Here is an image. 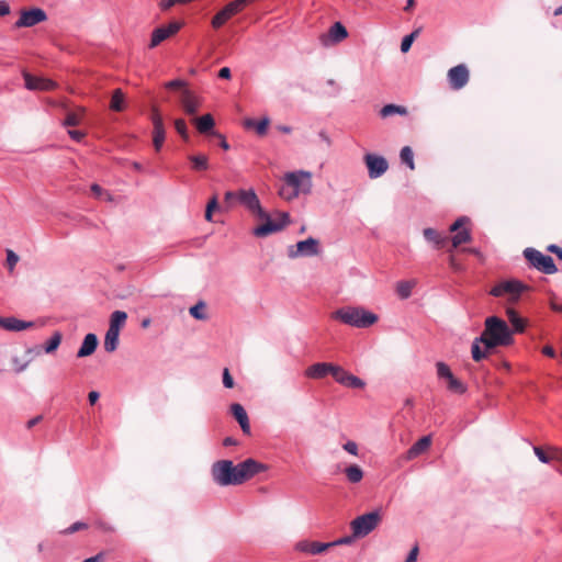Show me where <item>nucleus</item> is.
Here are the masks:
<instances>
[{"label":"nucleus","instance_id":"f257e3e1","mask_svg":"<svg viewBox=\"0 0 562 562\" xmlns=\"http://www.w3.org/2000/svg\"><path fill=\"white\" fill-rule=\"evenodd\" d=\"M513 341V330L507 323L498 316H490L484 322V330L472 342V358L479 362L487 357L490 350L509 346Z\"/></svg>","mask_w":562,"mask_h":562},{"label":"nucleus","instance_id":"f03ea898","mask_svg":"<svg viewBox=\"0 0 562 562\" xmlns=\"http://www.w3.org/2000/svg\"><path fill=\"white\" fill-rule=\"evenodd\" d=\"M266 470V464L251 458L238 464H234L231 460H220L212 464L211 475L217 485L229 486L240 485Z\"/></svg>","mask_w":562,"mask_h":562},{"label":"nucleus","instance_id":"7ed1b4c3","mask_svg":"<svg viewBox=\"0 0 562 562\" xmlns=\"http://www.w3.org/2000/svg\"><path fill=\"white\" fill-rule=\"evenodd\" d=\"M237 200L241 205L246 207V210L252 216L265 222L263 224L252 229V234L256 237L263 238L273 233H278L290 223V217L288 213H282L280 221H272L269 213L262 209L261 203L254 189L238 190Z\"/></svg>","mask_w":562,"mask_h":562},{"label":"nucleus","instance_id":"20e7f679","mask_svg":"<svg viewBox=\"0 0 562 562\" xmlns=\"http://www.w3.org/2000/svg\"><path fill=\"white\" fill-rule=\"evenodd\" d=\"M331 317L356 328H368L374 325L379 319L376 314L364 307L351 305L336 310L331 314Z\"/></svg>","mask_w":562,"mask_h":562},{"label":"nucleus","instance_id":"39448f33","mask_svg":"<svg viewBox=\"0 0 562 562\" xmlns=\"http://www.w3.org/2000/svg\"><path fill=\"white\" fill-rule=\"evenodd\" d=\"M285 186L280 194L285 200H292L300 194H310L312 191V173L305 170L292 171L284 175Z\"/></svg>","mask_w":562,"mask_h":562},{"label":"nucleus","instance_id":"423d86ee","mask_svg":"<svg viewBox=\"0 0 562 562\" xmlns=\"http://www.w3.org/2000/svg\"><path fill=\"white\" fill-rule=\"evenodd\" d=\"M529 290V286L517 279H507L497 282L490 290V295L494 297H503L510 306L516 304L521 294Z\"/></svg>","mask_w":562,"mask_h":562},{"label":"nucleus","instance_id":"0eeeda50","mask_svg":"<svg viewBox=\"0 0 562 562\" xmlns=\"http://www.w3.org/2000/svg\"><path fill=\"white\" fill-rule=\"evenodd\" d=\"M381 521L379 510H373L355 518L351 524L353 537L362 538L372 532Z\"/></svg>","mask_w":562,"mask_h":562},{"label":"nucleus","instance_id":"6e6552de","mask_svg":"<svg viewBox=\"0 0 562 562\" xmlns=\"http://www.w3.org/2000/svg\"><path fill=\"white\" fill-rule=\"evenodd\" d=\"M524 255L532 267L546 274H553L558 271L552 257L544 255L535 248H526L524 250Z\"/></svg>","mask_w":562,"mask_h":562},{"label":"nucleus","instance_id":"1a4fd4ad","mask_svg":"<svg viewBox=\"0 0 562 562\" xmlns=\"http://www.w3.org/2000/svg\"><path fill=\"white\" fill-rule=\"evenodd\" d=\"M319 241L314 237H308L305 240H300L295 245L288 247V256L292 259L299 257H314L319 255Z\"/></svg>","mask_w":562,"mask_h":562},{"label":"nucleus","instance_id":"9d476101","mask_svg":"<svg viewBox=\"0 0 562 562\" xmlns=\"http://www.w3.org/2000/svg\"><path fill=\"white\" fill-rule=\"evenodd\" d=\"M436 368L438 378L447 380V389L450 392L457 394L465 393L467 385L452 374L450 368L445 362H437Z\"/></svg>","mask_w":562,"mask_h":562},{"label":"nucleus","instance_id":"9b49d317","mask_svg":"<svg viewBox=\"0 0 562 562\" xmlns=\"http://www.w3.org/2000/svg\"><path fill=\"white\" fill-rule=\"evenodd\" d=\"M47 20L46 12L41 8H32L30 10H22L20 19L15 22L16 29L32 27L41 22Z\"/></svg>","mask_w":562,"mask_h":562},{"label":"nucleus","instance_id":"f8f14e48","mask_svg":"<svg viewBox=\"0 0 562 562\" xmlns=\"http://www.w3.org/2000/svg\"><path fill=\"white\" fill-rule=\"evenodd\" d=\"M245 7L244 0H234L220 10L212 19V26L220 29L227 20Z\"/></svg>","mask_w":562,"mask_h":562},{"label":"nucleus","instance_id":"ddd939ff","mask_svg":"<svg viewBox=\"0 0 562 562\" xmlns=\"http://www.w3.org/2000/svg\"><path fill=\"white\" fill-rule=\"evenodd\" d=\"M447 77L450 88L460 90L465 87L469 81V69L463 64L457 65L449 69Z\"/></svg>","mask_w":562,"mask_h":562},{"label":"nucleus","instance_id":"4468645a","mask_svg":"<svg viewBox=\"0 0 562 562\" xmlns=\"http://www.w3.org/2000/svg\"><path fill=\"white\" fill-rule=\"evenodd\" d=\"M364 162L368 168L369 177L376 179L384 175L389 168L386 159L382 156L374 154H367L364 156Z\"/></svg>","mask_w":562,"mask_h":562},{"label":"nucleus","instance_id":"2eb2a0df","mask_svg":"<svg viewBox=\"0 0 562 562\" xmlns=\"http://www.w3.org/2000/svg\"><path fill=\"white\" fill-rule=\"evenodd\" d=\"M181 29V23L171 22L168 25H162L155 29L151 33L149 47L154 48L158 46L161 42L176 34Z\"/></svg>","mask_w":562,"mask_h":562},{"label":"nucleus","instance_id":"dca6fc26","mask_svg":"<svg viewBox=\"0 0 562 562\" xmlns=\"http://www.w3.org/2000/svg\"><path fill=\"white\" fill-rule=\"evenodd\" d=\"M348 36L347 29L340 23L335 22L326 34L321 35V42L325 46L340 43Z\"/></svg>","mask_w":562,"mask_h":562},{"label":"nucleus","instance_id":"f3484780","mask_svg":"<svg viewBox=\"0 0 562 562\" xmlns=\"http://www.w3.org/2000/svg\"><path fill=\"white\" fill-rule=\"evenodd\" d=\"M25 88L29 90L48 91L55 88V82L48 78L36 77L27 71H23Z\"/></svg>","mask_w":562,"mask_h":562},{"label":"nucleus","instance_id":"a211bd4d","mask_svg":"<svg viewBox=\"0 0 562 562\" xmlns=\"http://www.w3.org/2000/svg\"><path fill=\"white\" fill-rule=\"evenodd\" d=\"M151 122H153V125H154V131H153V144H154V147L157 151H159L162 147V144L165 142V137H166V132H165V126H164V122H162V119L159 114V112L154 109V112H153V115H151Z\"/></svg>","mask_w":562,"mask_h":562},{"label":"nucleus","instance_id":"6ab92c4d","mask_svg":"<svg viewBox=\"0 0 562 562\" xmlns=\"http://www.w3.org/2000/svg\"><path fill=\"white\" fill-rule=\"evenodd\" d=\"M33 326V322L22 321L13 316L0 317V327L9 331H22Z\"/></svg>","mask_w":562,"mask_h":562},{"label":"nucleus","instance_id":"aec40b11","mask_svg":"<svg viewBox=\"0 0 562 562\" xmlns=\"http://www.w3.org/2000/svg\"><path fill=\"white\" fill-rule=\"evenodd\" d=\"M335 364L327 362H317L305 370V375L310 379H323L333 373Z\"/></svg>","mask_w":562,"mask_h":562},{"label":"nucleus","instance_id":"412c9836","mask_svg":"<svg viewBox=\"0 0 562 562\" xmlns=\"http://www.w3.org/2000/svg\"><path fill=\"white\" fill-rule=\"evenodd\" d=\"M231 412H232L233 416L235 417V419L238 422L243 432L246 435H249L250 434L249 418H248L247 412L245 411L243 405H240L238 403L232 404Z\"/></svg>","mask_w":562,"mask_h":562},{"label":"nucleus","instance_id":"4be33fe9","mask_svg":"<svg viewBox=\"0 0 562 562\" xmlns=\"http://www.w3.org/2000/svg\"><path fill=\"white\" fill-rule=\"evenodd\" d=\"M99 340L95 334H87L83 338V341L77 352L78 358H85L91 356L97 347H98Z\"/></svg>","mask_w":562,"mask_h":562},{"label":"nucleus","instance_id":"5701e85b","mask_svg":"<svg viewBox=\"0 0 562 562\" xmlns=\"http://www.w3.org/2000/svg\"><path fill=\"white\" fill-rule=\"evenodd\" d=\"M431 445L430 436H424L418 439L407 451H406V460H413L425 452Z\"/></svg>","mask_w":562,"mask_h":562},{"label":"nucleus","instance_id":"b1692460","mask_svg":"<svg viewBox=\"0 0 562 562\" xmlns=\"http://www.w3.org/2000/svg\"><path fill=\"white\" fill-rule=\"evenodd\" d=\"M181 104L188 114L193 115L199 110L200 101L191 93L190 90L184 89L182 91Z\"/></svg>","mask_w":562,"mask_h":562},{"label":"nucleus","instance_id":"393cba45","mask_svg":"<svg viewBox=\"0 0 562 562\" xmlns=\"http://www.w3.org/2000/svg\"><path fill=\"white\" fill-rule=\"evenodd\" d=\"M506 316L513 326V329H512L513 334L514 333H522L525 330L526 319L520 317L515 308H513L512 306H508L506 308Z\"/></svg>","mask_w":562,"mask_h":562},{"label":"nucleus","instance_id":"a878e982","mask_svg":"<svg viewBox=\"0 0 562 562\" xmlns=\"http://www.w3.org/2000/svg\"><path fill=\"white\" fill-rule=\"evenodd\" d=\"M328 548H330V544L323 543V542H308V541H302L297 543V549L302 552H307L311 554H319L324 551H326Z\"/></svg>","mask_w":562,"mask_h":562},{"label":"nucleus","instance_id":"bb28decb","mask_svg":"<svg viewBox=\"0 0 562 562\" xmlns=\"http://www.w3.org/2000/svg\"><path fill=\"white\" fill-rule=\"evenodd\" d=\"M270 120L268 116L262 117L260 121H255L254 119H246L244 122V126L246 128H255L256 133L260 136L266 135Z\"/></svg>","mask_w":562,"mask_h":562},{"label":"nucleus","instance_id":"cd10ccee","mask_svg":"<svg viewBox=\"0 0 562 562\" xmlns=\"http://www.w3.org/2000/svg\"><path fill=\"white\" fill-rule=\"evenodd\" d=\"M196 130L201 134H209L214 128L215 122L211 114H204L194 120Z\"/></svg>","mask_w":562,"mask_h":562},{"label":"nucleus","instance_id":"c85d7f7f","mask_svg":"<svg viewBox=\"0 0 562 562\" xmlns=\"http://www.w3.org/2000/svg\"><path fill=\"white\" fill-rule=\"evenodd\" d=\"M127 314L124 311H114L110 317V324L108 329L120 333L121 328L125 325Z\"/></svg>","mask_w":562,"mask_h":562},{"label":"nucleus","instance_id":"c756f323","mask_svg":"<svg viewBox=\"0 0 562 562\" xmlns=\"http://www.w3.org/2000/svg\"><path fill=\"white\" fill-rule=\"evenodd\" d=\"M423 235H424V238L428 241V243H432L435 245L436 248H440L445 241H446V237L442 236L440 233H438L436 229L434 228H425L423 231Z\"/></svg>","mask_w":562,"mask_h":562},{"label":"nucleus","instance_id":"7c9ffc66","mask_svg":"<svg viewBox=\"0 0 562 562\" xmlns=\"http://www.w3.org/2000/svg\"><path fill=\"white\" fill-rule=\"evenodd\" d=\"M120 333L108 329L104 337L103 347L106 352H113L119 346Z\"/></svg>","mask_w":562,"mask_h":562},{"label":"nucleus","instance_id":"2f4dec72","mask_svg":"<svg viewBox=\"0 0 562 562\" xmlns=\"http://www.w3.org/2000/svg\"><path fill=\"white\" fill-rule=\"evenodd\" d=\"M189 160L191 161L192 168L195 171H204L207 170L210 167L209 158L204 154L191 155L189 156Z\"/></svg>","mask_w":562,"mask_h":562},{"label":"nucleus","instance_id":"473e14b6","mask_svg":"<svg viewBox=\"0 0 562 562\" xmlns=\"http://www.w3.org/2000/svg\"><path fill=\"white\" fill-rule=\"evenodd\" d=\"M395 114H398V115H406L407 114V109L403 105H397V104H386L384 105L381 110H380V115L381 117L385 119V117H389L391 115H395Z\"/></svg>","mask_w":562,"mask_h":562},{"label":"nucleus","instance_id":"72a5a7b5","mask_svg":"<svg viewBox=\"0 0 562 562\" xmlns=\"http://www.w3.org/2000/svg\"><path fill=\"white\" fill-rule=\"evenodd\" d=\"M345 474L350 483H359L363 479V471L357 464H351L345 469Z\"/></svg>","mask_w":562,"mask_h":562},{"label":"nucleus","instance_id":"f704fd0d","mask_svg":"<svg viewBox=\"0 0 562 562\" xmlns=\"http://www.w3.org/2000/svg\"><path fill=\"white\" fill-rule=\"evenodd\" d=\"M189 313L198 321H205L207 318L205 313V303L203 301H199L195 305L191 306Z\"/></svg>","mask_w":562,"mask_h":562},{"label":"nucleus","instance_id":"c9c22d12","mask_svg":"<svg viewBox=\"0 0 562 562\" xmlns=\"http://www.w3.org/2000/svg\"><path fill=\"white\" fill-rule=\"evenodd\" d=\"M400 158L401 161L405 164L411 170L415 169L414 153L409 146H404L401 149Z\"/></svg>","mask_w":562,"mask_h":562},{"label":"nucleus","instance_id":"e433bc0d","mask_svg":"<svg viewBox=\"0 0 562 562\" xmlns=\"http://www.w3.org/2000/svg\"><path fill=\"white\" fill-rule=\"evenodd\" d=\"M110 108L113 111H122L124 109V94L121 89L114 90L112 98H111V104Z\"/></svg>","mask_w":562,"mask_h":562},{"label":"nucleus","instance_id":"4c0bfd02","mask_svg":"<svg viewBox=\"0 0 562 562\" xmlns=\"http://www.w3.org/2000/svg\"><path fill=\"white\" fill-rule=\"evenodd\" d=\"M61 334L60 331H55L52 337L47 340L45 347H44V350L46 353H52L54 352L60 345L61 342Z\"/></svg>","mask_w":562,"mask_h":562},{"label":"nucleus","instance_id":"58836bf2","mask_svg":"<svg viewBox=\"0 0 562 562\" xmlns=\"http://www.w3.org/2000/svg\"><path fill=\"white\" fill-rule=\"evenodd\" d=\"M471 240V233L469 229L464 228L462 231H459L453 237H452V247L457 248L462 244L469 243Z\"/></svg>","mask_w":562,"mask_h":562},{"label":"nucleus","instance_id":"ea45409f","mask_svg":"<svg viewBox=\"0 0 562 562\" xmlns=\"http://www.w3.org/2000/svg\"><path fill=\"white\" fill-rule=\"evenodd\" d=\"M414 283L411 281H400L396 285V292L400 297L407 299L412 294Z\"/></svg>","mask_w":562,"mask_h":562},{"label":"nucleus","instance_id":"a19ab883","mask_svg":"<svg viewBox=\"0 0 562 562\" xmlns=\"http://www.w3.org/2000/svg\"><path fill=\"white\" fill-rule=\"evenodd\" d=\"M350 374L351 373L346 371L344 368H341L340 366H336V364H335L333 373H331V375L334 376L336 382H338L341 385L346 384Z\"/></svg>","mask_w":562,"mask_h":562},{"label":"nucleus","instance_id":"79ce46f5","mask_svg":"<svg viewBox=\"0 0 562 562\" xmlns=\"http://www.w3.org/2000/svg\"><path fill=\"white\" fill-rule=\"evenodd\" d=\"M218 207V202H217V198L216 196H213L207 205H206V209H205V220L207 222H212L213 221V211L216 210Z\"/></svg>","mask_w":562,"mask_h":562},{"label":"nucleus","instance_id":"37998d69","mask_svg":"<svg viewBox=\"0 0 562 562\" xmlns=\"http://www.w3.org/2000/svg\"><path fill=\"white\" fill-rule=\"evenodd\" d=\"M175 127H176V131L178 132V134L184 140H187L189 138V133H188V128H187V124H186L184 120H182V119L176 120L175 121Z\"/></svg>","mask_w":562,"mask_h":562},{"label":"nucleus","instance_id":"c03bdc74","mask_svg":"<svg viewBox=\"0 0 562 562\" xmlns=\"http://www.w3.org/2000/svg\"><path fill=\"white\" fill-rule=\"evenodd\" d=\"M19 261V256L11 249L7 250V267L9 272H13L14 267Z\"/></svg>","mask_w":562,"mask_h":562},{"label":"nucleus","instance_id":"a18cd8bd","mask_svg":"<svg viewBox=\"0 0 562 562\" xmlns=\"http://www.w3.org/2000/svg\"><path fill=\"white\" fill-rule=\"evenodd\" d=\"M366 385V383L358 376L350 374L346 384L344 386L350 387V389H362Z\"/></svg>","mask_w":562,"mask_h":562},{"label":"nucleus","instance_id":"49530a36","mask_svg":"<svg viewBox=\"0 0 562 562\" xmlns=\"http://www.w3.org/2000/svg\"><path fill=\"white\" fill-rule=\"evenodd\" d=\"M91 191L97 198H101L104 195L108 201H112V195L109 192H104L103 189L97 183H93L91 186Z\"/></svg>","mask_w":562,"mask_h":562},{"label":"nucleus","instance_id":"de8ad7c7","mask_svg":"<svg viewBox=\"0 0 562 562\" xmlns=\"http://www.w3.org/2000/svg\"><path fill=\"white\" fill-rule=\"evenodd\" d=\"M80 123V116L77 114V113H68L65 121H64V125L66 126H76Z\"/></svg>","mask_w":562,"mask_h":562},{"label":"nucleus","instance_id":"09e8293b","mask_svg":"<svg viewBox=\"0 0 562 562\" xmlns=\"http://www.w3.org/2000/svg\"><path fill=\"white\" fill-rule=\"evenodd\" d=\"M355 538L356 537H353V533H352L351 536H346V537L339 538L333 542H328V544H330V547L351 544L353 542Z\"/></svg>","mask_w":562,"mask_h":562},{"label":"nucleus","instance_id":"8fccbe9b","mask_svg":"<svg viewBox=\"0 0 562 562\" xmlns=\"http://www.w3.org/2000/svg\"><path fill=\"white\" fill-rule=\"evenodd\" d=\"M234 384V379L231 375L229 370L225 368L223 371V385L227 389H232Z\"/></svg>","mask_w":562,"mask_h":562},{"label":"nucleus","instance_id":"3c124183","mask_svg":"<svg viewBox=\"0 0 562 562\" xmlns=\"http://www.w3.org/2000/svg\"><path fill=\"white\" fill-rule=\"evenodd\" d=\"M342 449L352 456H358V445L352 440L344 443Z\"/></svg>","mask_w":562,"mask_h":562},{"label":"nucleus","instance_id":"603ef678","mask_svg":"<svg viewBox=\"0 0 562 562\" xmlns=\"http://www.w3.org/2000/svg\"><path fill=\"white\" fill-rule=\"evenodd\" d=\"M533 452H535V454L537 456V458L539 459L540 462H542V463H549L550 462V458L548 457V454L540 447L535 446L533 447Z\"/></svg>","mask_w":562,"mask_h":562},{"label":"nucleus","instance_id":"864d4df0","mask_svg":"<svg viewBox=\"0 0 562 562\" xmlns=\"http://www.w3.org/2000/svg\"><path fill=\"white\" fill-rule=\"evenodd\" d=\"M413 42V36H404L401 43V52L407 53L411 49Z\"/></svg>","mask_w":562,"mask_h":562},{"label":"nucleus","instance_id":"5fc2aeb1","mask_svg":"<svg viewBox=\"0 0 562 562\" xmlns=\"http://www.w3.org/2000/svg\"><path fill=\"white\" fill-rule=\"evenodd\" d=\"M469 222V218L467 216L459 217L451 226L450 232H459V229Z\"/></svg>","mask_w":562,"mask_h":562},{"label":"nucleus","instance_id":"6e6d98bb","mask_svg":"<svg viewBox=\"0 0 562 562\" xmlns=\"http://www.w3.org/2000/svg\"><path fill=\"white\" fill-rule=\"evenodd\" d=\"M418 553H419V547H418V544H415L411 549L408 555L406 557L405 562H416L417 558H418Z\"/></svg>","mask_w":562,"mask_h":562},{"label":"nucleus","instance_id":"4d7b16f0","mask_svg":"<svg viewBox=\"0 0 562 562\" xmlns=\"http://www.w3.org/2000/svg\"><path fill=\"white\" fill-rule=\"evenodd\" d=\"M186 86V82L180 79H175L166 83V88L168 89H178L183 88Z\"/></svg>","mask_w":562,"mask_h":562},{"label":"nucleus","instance_id":"13d9d810","mask_svg":"<svg viewBox=\"0 0 562 562\" xmlns=\"http://www.w3.org/2000/svg\"><path fill=\"white\" fill-rule=\"evenodd\" d=\"M68 135L76 142H80L85 137V133L77 130H69Z\"/></svg>","mask_w":562,"mask_h":562},{"label":"nucleus","instance_id":"bf43d9fd","mask_svg":"<svg viewBox=\"0 0 562 562\" xmlns=\"http://www.w3.org/2000/svg\"><path fill=\"white\" fill-rule=\"evenodd\" d=\"M86 527H87V525H86V524L80 522V521H77V522L72 524V525L67 529V532H68V533H74V532H76V531H78V530H80V529H83V528H86Z\"/></svg>","mask_w":562,"mask_h":562},{"label":"nucleus","instance_id":"052dcab7","mask_svg":"<svg viewBox=\"0 0 562 562\" xmlns=\"http://www.w3.org/2000/svg\"><path fill=\"white\" fill-rule=\"evenodd\" d=\"M82 562H104V553L100 552L93 557L83 560Z\"/></svg>","mask_w":562,"mask_h":562},{"label":"nucleus","instance_id":"680f3d73","mask_svg":"<svg viewBox=\"0 0 562 562\" xmlns=\"http://www.w3.org/2000/svg\"><path fill=\"white\" fill-rule=\"evenodd\" d=\"M548 250H549L550 252L555 254V255L558 256V258H559V259H562V248H561L560 246H558V245H550V246L548 247Z\"/></svg>","mask_w":562,"mask_h":562},{"label":"nucleus","instance_id":"e2e57ef3","mask_svg":"<svg viewBox=\"0 0 562 562\" xmlns=\"http://www.w3.org/2000/svg\"><path fill=\"white\" fill-rule=\"evenodd\" d=\"M10 13V5L5 1H0V15L4 16Z\"/></svg>","mask_w":562,"mask_h":562},{"label":"nucleus","instance_id":"0e129e2a","mask_svg":"<svg viewBox=\"0 0 562 562\" xmlns=\"http://www.w3.org/2000/svg\"><path fill=\"white\" fill-rule=\"evenodd\" d=\"M231 76V69L228 67H223L218 71V77L222 79H229Z\"/></svg>","mask_w":562,"mask_h":562},{"label":"nucleus","instance_id":"69168bd1","mask_svg":"<svg viewBox=\"0 0 562 562\" xmlns=\"http://www.w3.org/2000/svg\"><path fill=\"white\" fill-rule=\"evenodd\" d=\"M100 397V394L97 392V391H91L89 394H88V400H89V403L91 405L95 404L97 401L99 400Z\"/></svg>","mask_w":562,"mask_h":562},{"label":"nucleus","instance_id":"338daca9","mask_svg":"<svg viewBox=\"0 0 562 562\" xmlns=\"http://www.w3.org/2000/svg\"><path fill=\"white\" fill-rule=\"evenodd\" d=\"M542 352L550 358L555 357V351L551 346H544Z\"/></svg>","mask_w":562,"mask_h":562},{"label":"nucleus","instance_id":"774afa93","mask_svg":"<svg viewBox=\"0 0 562 562\" xmlns=\"http://www.w3.org/2000/svg\"><path fill=\"white\" fill-rule=\"evenodd\" d=\"M41 420H42L41 415L35 416L34 418H32L27 422L26 427L30 429V428L34 427L35 425H37Z\"/></svg>","mask_w":562,"mask_h":562}]
</instances>
